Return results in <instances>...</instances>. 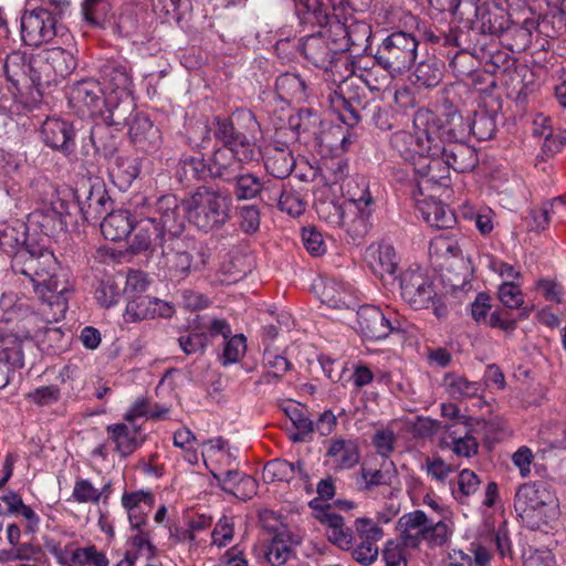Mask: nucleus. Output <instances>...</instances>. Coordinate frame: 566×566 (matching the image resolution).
<instances>
[{"mask_svg":"<svg viewBox=\"0 0 566 566\" xmlns=\"http://www.w3.org/2000/svg\"><path fill=\"white\" fill-rule=\"evenodd\" d=\"M357 331L366 339L379 340L391 333L403 332L406 321L392 308L381 310L374 305H363L356 312Z\"/></svg>","mask_w":566,"mask_h":566,"instance_id":"nucleus-14","label":"nucleus"},{"mask_svg":"<svg viewBox=\"0 0 566 566\" xmlns=\"http://www.w3.org/2000/svg\"><path fill=\"white\" fill-rule=\"evenodd\" d=\"M122 295V289L114 277H106L95 291V298L103 307L116 305Z\"/></svg>","mask_w":566,"mask_h":566,"instance_id":"nucleus-57","label":"nucleus"},{"mask_svg":"<svg viewBox=\"0 0 566 566\" xmlns=\"http://www.w3.org/2000/svg\"><path fill=\"white\" fill-rule=\"evenodd\" d=\"M452 523L441 514L439 520L429 517L422 510L402 514L396 524V531L401 541L419 549L426 542L429 546H442L452 535Z\"/></svg>","mask_w":566,"mask_h":566,"instance_id":"nucleus-7","label":"nucleus"},{"mask_svg":"<svg viewBox=\"0 0 566 566\" xmlns=\"http://www.w3.org/2000/svg\"><path fill=\"white\" fill-rule=\"evenodd\" d=\"M99 76L105 87L112 123H127L135 107L134 82L128 62L124 59L106 60L99 66Z\"/></svg>","mask_w":566,"mask_h":566,"instance_id":"nucleus-5","label":"nucleus"},{"mask_svg":"<svg viewBox=\"0 0 566 566\" xmlns=\"http://www.w3.org/2000/svg\"><path fill=\"white\" fill-rule=\"evenodd\" d=\"M273 537L265 551V558L272 566L283 565L291 556L292 544H297L298 539L291 533L285 525L273 526Z\"/></svg>","mask_w":566,"mask_h":566,"instance_id":"nucleus-30","label":"nucleus"},{"mask_svg":"<svg viewBox=\"0 0 566 566\" xmlns=\"http://www.w3.org/2000/svg\"><path fill=\"white\" fill-rule=\"evenodd\" d=\"M11 268L30 280L35 295L48 305L50 312H43L48 322L64 318L73 285L51 250L42 247L22 248L12 258Z\"/></svg>","mask_w":566,"mask_h":566,"instance_id":"nucleus-1","label":"nucleus"},{"mask_svg":"<svg viewBox=\"0 0 566 566\" xmlns=\"http://www.w3.org/2000/svg\"><path fill=\"white\" fill-rule=\"evenodd\" d=\"M398 471L391 460H382L379 469H371L363 465L359 471V483L364 490L375 486L390 485L397 478Z\"/></svg>","mask_w":566,"mask_h":566,"instance_id":"nucleus-36","label":"nucleus"},{"mask_svg":"<svg viewBox=\"0 0 566 566\" xmlns=\"http://www.w3.org/2000/svg\"><path fill=\"white\" fill-rule=\"evenodd\" d=\"M0 247L12 258L22 248H31L27 244V226L20 221L0 224Z\"/></svg>","mask_w":566,"mask_h":566,"instance_id":"nucleus-39","label":"nucleus"},{"mask_svg":"<svg viewBox=\"0 0 566 566\" xmlns=\"http://www.w3.org/2000/svg\"><path fill=\"white\" fill-rule=\"evenodd\" d=\"M450 491L454 500L464 503L467 499L476 492L480 480L478 475L469 470H462L455 481H450Z\"/></svg>","mask_w":566,"mask_h":566,"instance_id":"nucleus-46","label":"nucleus"},{"mask_svg":"<svg viewBox=\"0 0 566 566\" xmlns=\"http://www.w3.org/2000/svg\"><path fill=\"white\" fill-rule=\"evenodd\" d=\"M232 199L229 195L209 187H199L186 201L190 223L209 232L222 228L230 220Z\"/></svg>","mask_w":566,"mask_h":566,"instance_id":"nucleus-6","label":"nucleus"},{"mask_svg":"<svg viewBox=\"0 0 566 566\" xmlns=\"http://www.w3.org/2000/svg\"><path fill=\"white\" fill-rule=\"evenodd\" d=\"M149 284L150 280L145 272L130 270L127 273L123 292L132 298L135 296H140L139 294L148 290Z\"/></svg>","mask_w":566,"mask_h":566,"instance_id":"nucleus-63","label":"nucleus"},{"mask_svg":"<svg viewBox=\"0 0 566 566\" xmlns=\"http://www.w3.org/2000/svg\"><path fill=\"white\" fill-rule=\"evenodd\" d=\"M30 2L21 17V39L25 45L39 46L66 33L64 18L71 11L70 0H36Z\"/></svg>","mask_w":566,"mask_h":566,"instance_id":"nucleus-3","label":"nucleus"},{"mask_svg":"<svg viewBox=\"0 0 566 566\" xmlns=\"http://www.w3.org/2000/svg\"><path fill=\"white\" fill-rule=\"evenodd\" d=\"M178 344L186 355L203 354L208 346V334L206 332L192 331L180 335Z\"/></svg>","mask_w":566,"mask_h":566,"instance_id":"nucleus-61","label":"nucleus"},{"mask_svg":"<svg viewBox=\"0 0 566 566\" xmlns=\"http://www.w3.org/2000/svg\"><path fill=\"white\" fill-rule=\"evenodd\" d=\"M45 51L57 80L69 76L76 69V59L71 52L59 46Z\"/></svg>","mask_w":566,"mask_h":566,"instance_id":"nucleus-51","label":"nucleus"},{"mask_svg":"<svg viewBox=\"0 0 566 566\" xmlns=\"http://www.w3.org/2000/svg\"><path fill=\"white\" fill-rule=\"evenodd\" d=\"M417 209L430 227L448 229L455 223L454 213L441 201L433 198L418 201Z\"/></svg>","mask_w":566,"mask_h":566,"instance_id":"nucleus-31","label":"nucleus"},{"mask_svg":"<svg viewBox=\"0 0 566 566\" xmlns=\"http://www.w3.org/2000/svg\"><path fill=\"white\" fill-rule=\"evenodd\" d=\"M285 412L296 429V432L291 434V439L296 442L305 441L314 428L313 421L305 415L304 408L291 402L285 408Z\"/></svg>","mask_w":566,"mask_h":566,"instance_id":"nucleus-50","label":"nucleus"},{"mask_svg":"<svg viewBox=\"0 0 566 566\" xmlns=\"http://www.w3.org/2000/svg\"><path fill=\"white\" fill-rule=\"evenodd\" d=\"M108 439L120 458H127L138 450L146 441L140 424L128 422L113 423L106 427Z\"/></svg>","mask_w":566,"mask_h":566,"instance_id":"nucleus-23","label":"nucleus"},{"mask_svg":"<svg viewBox=\"0 0 566 566\" xmlns=\"http://www.w3.org/2000/svg\"><path fill=\"white\" fill-rule=\"evenodd\" d=\"M296 12L303 21L326 23L328 13L322 0H295Z\"/></svg>","mask_w":566,"mask_h":566,"instance_id":"nucleus-52","label":"nucleus"},{"mask_svg":"<svg viewBox=\"0 0 566 566\" xmlns=\"http://www.w3.org/2000/svg\"><path fill=\"white\" fill-rule=\"evenodd\" d=\"M429 255L448 272L453 265L458 268L459 277L457 282H452L453 287H462L468 282L470 261L463 256L460 239L455 234L441 233L431 239Z\"/></svg>","mask_w":566,"mask_h":566,"instance_id":"nucleus-15","label":"nucleus"},{"mask_svg":"<svg viewBox=\"0 0 566 566\" xmlns=\"http://www.w3.org/2000/svg\"><path fill=\"white\" fill-rule=\"evenodd\" d=\"M134 218L127 210H115L108 213L101 223L103 237L109 241L126 239L133 230Z\"/></svg>","mask_w":566,"mask_h":566,"instance_id":"nucleus-33","label":"nucleus"},{"mask_svg":"<svg viewBox=\"0 0 566 566\" xmlns=\"http://www.w3.org/2000/svg\"><path fill=\"white\" fill-rule=\"evenodd\" d=\"M400 295L413 310L432 307L437 317L447 315V306L441 302L432 279L421 270L409 269L401 274Z\"/></svg>","mask_w":566,"mask_h":566,"instance_id":"nucleus-13","label":"nucleus"},{"mask_svg":"<svg viewBox=\"0 0 566 566\" xmlns=\"http://www.w3.org/2000/svg\"><path fill=\"white\" fill-rule=\"evenodd\" d=\"M184 248L185 243L179 237L169 239V241L161 247L158 268L165 279L181 281L189 275L193 268L192 258Z\"/></svg>","mask_w":566,"mask_h":566,"instance_id":"nucleus-19","label":"nucleus"},{"mask_svg":"<svg viewBox=\"0 0 566 566\" xmlns=\"http://www.w3.org/2000/svg\"><path fill=\"white\" fill-rule=\"evenodd\" d=\"M418 41L408 32L397 31L387 35L375 54L378 65L392 77L408 71L417 59Z\"/></svg>","mask_w":566,"mask_h":566,"instance_id":"nucleus-11","label":"nucleus"},{"mask_svg":"<svg viewBox=\"0 0 566 566\" xmlns=\"http://www.w3.org/2000/svg\"><path fill=\"white\" fill-rule=\"evenodd\" d=\"M347 196L348 198L343 202L347 207V213L353 216L354 218L365 216L366 223V234L370 229V217L374 211V198L369 191V186L367 180L364 178L349 181L347 185Z\"/></svg>","mask_w":566,"mask_h":566,"instance_id":"nucleus-24","label":"nucleus"},{"mask_svg":"<svg viewBox=\"0 0 566 566\" xmlns=\"http://www.w3.org/2000/svg\"><path fill=\"white\" fill-rule=\"evenodd\" d=\"M264 165L270 175L277 179H283L292 172L295 160L290 150L274 148L266 156Z\"/></svg>","mask_w":566,"mask_h":566,"instance_id":"nucleus-42","label":"nucleus"},{"mask_svg":"<svg viewBox=\"0 0 566 566\" xmlns=\"http://www.w3.org/2000/svg\"><path fill=\"white\" fill-rule=\"evenodd\" d=\"M247 123V130L242 132L229 119L217 118L213 123L214 137L229 147L241 163H250L259 157V149L255 144V135L259 124L251 113L243 115Z\"/></svg>","mask_w":566,"mask_h":566,"instance_id":"nucleus-12","label":"nucleus"},{"mask_svg":"<svg viewBox=\"0 0 566 566\" xmlns=\"http://www.w3.org/2000/svg\"><path fill=\"white\" fill-rule=\"evenodd\" d=\"M70 106L82 116L99 114L106 103V94L102 84L93 78H86L73 84L69 92Z\"/></svg>","mask_w":566,"mask_h":566,"instance_id":"nucleus-18","label":"nucleus"},{"mask_svg":"<svg viewBox=\"0 0 566 566\" xmlns=\"http://www.w3.org/2000/svg\"><path fill=\"white\" fill-rule=\"evenodd\" d=\"M31 346L28 331L6 334L0 338V389L10 380V374L24 366V349Z\"/></svg>","mask_w":566,"mask_h":566,"instance_id":"nucleus-17","label":"nucleus"},{"mask_svg":"<svg viewBox=\"0 0 566 566\" xmlns=\"http://www.w3.org/2000/svg\"><path fill=\"white\" fill-rule=\"evenodd\" d=\"M443 386L453 399H467L479 396L482 386L478 381H470L457 373H448L443 378Z\"/></svg>","mask_w":566,"mask_h":566,"instance_id":"nucleus-41","label":"nucleus"},{"mask_svg":"<svg viewBox=\"0 0 566 566\" xmlns=\"http://www.w3.org/2000/svg\"><path fill=\"white\" fill-rule=\"evenodd\" d=\"M411 546L405 544L401 537L388 539L382 548V559L386 566H407Z\"/></svg>","mask_w":566,"mask_h":566,"instance_id":"nucleus-49","label":"nucleus"},{"mask_svg":"<svg viewBox=\"0 0 566 566\" xmlns=\"http://www.w3.org/2000/svg\"><path fill=\"white\" fill-rule=\"evenodd\" d=\"M275 88L281 99L290 103H303L307 98L305 81L296 73L281 74Z\"/></svg>","mask_w":566,"mask_h":566,"instance_id":"nucleus-37","label":"nucleus"},{"mask_svg":"<svg viewBox=\"0 0 566 566\" xmlns=\"http://www.w3.org/2000/svg\"><path fill=\"white\" fill-rule=\"evenodd\" d=\"M478 164V155L473 147L465 143L433 142L430 159L417 169L429 180L442 184L448 178L449 169L458 172L471 171Z\"/></svg>","mask_w":566,"mask_h":566,"instance_id":"nucleus-9","label":"nucleus"},{"mask_svg":"<svg viewBox=\"0 0 566 566\" xmlns=\"http://www.w3.org/2000/svg\"><path fill=\"white\" fill-rule=\"evenodd\" d=\"M77 200L83 218L87 222H97L111 206V198L101 181L88 182L87 187L84 185L77 193Z\"/></svg>","mask_w":566,"mask_h":566,"instance_id":"nucleus-22","label":"nucleus"},{"mask_svg":"<svg viewBox=\"0 0 566 566\" xmlns=\"http://www.w3.org/2000/svg\"><path fill=\"white\" fill-rule=\"evenodd\" d=\"M437 132L434 133L436 142L443 143H464L470 136V118H464L459 112L453 111L446 114L444 118H439L434 114Z\"/></svg>","mask_w":566,"mask_h":566,"instance_id":"nucleus-28","label":"nucleus"},{"mask_svg":"<svg viewBox=\"0 0 566 566\" xmlns=\"http://www.w3.org/2000/svg\"><path fill=\"white\" fill-rule=\"evenodd\" d=\"M326 457L331 459L336 470H349L359 463L360 451L356 441L334 438L329 441Z\"/></svg>","mask_w":566,"mask_h":566,"instance_id":"nucleus-29","label":"nucleus"},{"mask_svg":"<svg viewBox=\"0 0 566 566\" xmlns=\"http://www.w3.org/2000/svg\"><path fill=\"white\" fill-rule=\"evenodd\" d=\"M357 541L378 543L385 535L378 523L369 517H358L354 522Z\"/></svg>","mask_w":566,"mask_h":566,"instance_id":"nucleus-58","label":"nucleus"},{"mask_svg":"<svg viewBox=\"0 0 566 566\" xmlns=\"http://www.w3.org/2000/svg\"><path fill=\"white\" fill-rule=\"evenodd\" d=\"M264 366L268 373L262 377V381L270 382V378L281 379L291 368V363L282 355L266 349L263 356Z\"/></svg>","mask_w":566,"mask_h":566,"instance_id":"nucleus-59","label":"nucleus"},{"mask_svg":"<svg viewBox=\"0 0 566 566\" xmlns=\"http://www.w3.org/2000/svg\"><path fill=\"white\" fill-rule=\"evenodd\" d=\"M440 80V70L433 62L419 63L411 75V82L418 88L434 87L439 84Z\"/></svg>","mask_w":566,"mask_h":566,"instance_id":"nucleus-54","label":"nucleus"},{"mask_svg":"<svg viewBox=\"0 0 566 566\" xmlns=\"http://www.w3.org/2000/svg\"><path fill=\"white\" fill-rule=\"evenodd\" d=\"M269 201L277 202L279 208L292 217L301 216L306 206L302 193L287 185H282L281 188L273 185Z\"/></svg>","mask_w":566,"mask_h":566,"instance_id":"nucleus-34","label":"nucleus"},{"mask_svg":"<svg viewBox=\"0 0 566 566\" xmlns=\"http://www.w3.org/2000/svg\"><path fill=\"white\" fill-rule=\"evenodd\" d=\"M120 503L127 513L130 528H138L147 525L149 513L155 505V495L151 491L144 490L124 492Z\"/></svg>","mask_w":566,"mask_h":566,"instance_id":"nucleus-25","label":"nucleus"},{"mask_svg":"<svg viewBox=\"0 0 566 566\" xmlns=\"http://www.w3.org/2000/svg\"><path fill=\"white\" fill-rule=\"evenodd\" d=\"M140 172L138 158L117 157L112 168V177L115 178L120 187H129Z\"/></svg>","mask_w":566,"mask_h":566,"instance_id":"nucleus-48","label":"nucleus"},{"mask_svg":"<svg viewBox=\"0 0 566 566\" xmlns=\"http://www.w3.org/2000/svg\"><path fill=\"white\" fill-rule=\"evenodd\" d=\"M514 509L523 523L532 530L547 525L558 514L557 500L545 482L521 485L515 493Z\"/></svg>","mask_w":566,"mask_h":566,"instance_id":"nucleus-8","label":"nucleus"},{"mask_svg":"<svg viewBox=\"0 0 566 566\" xmlns=\"http://www.w3.org/2000/svg\"><path fill=\"white\" fill-rule=\"evenodd\" d=\"M41 137L46 146L64 155L73 153L76 146L73 124L62 118H46L41 127Z\"/></svg>","mask_w":566,"mask_h":566,"instance_id":"nucleus-21","label":"nucleus"},{"mask_svg":"<svg viewBox=\"0 0 566 566\" xmlns=\"http://www.w3.org/2000/svg\"><path fill=\"white\" fill-rule=\"evenodd\" d=\"M72 566H108L106 555L94 545L76 548L71 555Z\"/></svg>","mask_w":566,"mask_h":566,"instance_id":"nucleus-55","label":"nucleus"},{"mask_svg":"<svg viewBox=\"0 0 566 566\" xmlns=\"http://www.w3.org/2000/svg\"><path fill=\"white\" fill-rule=\"evenodd\" d=\"M240 164L242 163L238 160L229 147H220L212 154L208 164V170L214 178L229 180L241 168Z\"/></svg>","mask_w":566,"mask_h":566,"instance_id":"nucleus-35","label":"nucleus"},{"mask_svg":"<svg viewBox=\"0 0 566 566\" xmlns=\"http://www.w3.org/2000/svg\"><path fill=\"white\" fill-rule=\"evenodd\" d=\"M365 260L373 273L380 279L395 277L399 260L392 244L382 241L369 245Z\"/></svg>","mask_w":566,"mask_h":566,"instance_id":"nucleus-27","label":"nucleus"},{"mask_svg":"<svg viewBox=\"0 0 566 566\" xmlns=\"http://www.w3.org/2000/svg\"><path fill=\"white\" fill-rule=\"evenodd\" d=\"M303 474V462L296 463L286 460H272L264 465L263 478L266 482L285 481L290 482L295 474Z\"/></svg>","mask_w":566,"mask_h":566,"instance_id":"nucleus-43","label":"nucleus"},{"mask_svg":"<svg viewBox=\"0 0 566 566\" xmlns=\"http://www.w3.org/2000/svg\"><path fill=\"white\" fill-rule=\"evenodd\" d=\"M327 101L332 111L338 116V119L347 126H355L359 122V115L352 102L343 94V85L338 91L328 94Z\"/></svg>","mask_w":566,"mask_h":566,"instance_id":"nucleus-44","label":"nucleus"},{"mask_svg":"<svg viewBox=\"0 0 566 566\" xmlns=\"http://www.w3.org/2000/svg\"><path fill=\"white\" fill-rule=\"evenodd\" d=\"M316 213L332 227L344 228L353 241L363 239L366 235L365 216L354 218L347 213V207L344 202L334 199L317 198L314 202Z\"/></svg>","mask_w":566,"mask_h":566,"instance_id":"nucleus-16","label":"nucleus"},{"mask_svg":"<svg viewBox=\"0 0 566 566\" xmlns=\"http://www.w3.org/2000/svg\"><path fill=\"white\" fill-rule=\"evenodd\" d=\"M29 80L35 86L50 85L57 81L55 72L51 65L46 51L43 50L29 60Z\"/></svg>","mask_w":566,"mask_h":566,"instance_id":"nucleus-40","label":"nucleus"},{"mask_svg":"<svg viewBox=\"0 0 566 566\" xmlns=\"http://www.w3.org/2000/svg\"><path fill=\"white\" fill-rule=\"evenodd\" d=\"M176 308L172 303L149 295L135 296L130 298L124 312L126 323H139L155 318H170L175 315Z\"/></svg>","mask_w":566,"mask_h":566,"instance_id":"nucleus-20","label":"nucleus"},{"mask_svg":"<svg viewBox=\"0 0 566 566\" xmlns=\"http://www.w3.org/2000/svg\"><path fill=\"white\" fill-rule=\"evenodd\" d=\"M4 74L14 86L29 78V60L21 52L7 55L3 64Z\"/></svg>","mask_w":566,"mask_h":566,"instance_id":"nucleus-47","label":"nucleus"},{"mask_svg":"<svg viewBox=\"0 0 566 566\" xmlns=\"http://www.w3.org/2000/svg\"><path fill=\"white\" fill-rule=\"evenodd\" d=\"M555 206H564V201L556 198L552 202H544L541 207L532 209L531 217L533 223L531 224V229L536 231L545 230L549 224Z\"/></svg>","mask_w":566,"mask_h":566,"instance_id":"nucleus-62","label":"nucleus"},{"mask_svg":"<svg viewBox=\"0 0 566 566\" xmlns=\"http://www.w3.org/2000/svg\"><path fill=\"white\" fill-rule=\"evenodd\" d=\"M233 177V196L238 201L251 200L259 197L262 192L266 196L272 191L273 185L269 181H262L261 178L252 172H244Z\"/></svg>","mask_w":566,"mask_h":566,"instance_id":"nucleus-32","label":"nucleus"},{"mask_svg":"<svg viewBox=\"0 0 566 566\" xmlns=\"http://www.w3.org/2000/svg\"><path fill=\"white\" fill-rule=\"evenodd\" d=\"M451 441V449L458 457L470 458L478 453L476 439L464 429V434L457 428V423L447 426Z\"/></svg>","mask_w":566,"mask_h":566,"instance_id":"nucleus-45","label":"nucleus"},{"mask_svg":"<svg viewBox=\"0 0 566 566\" xmlns=\"http://www.w3.org/2000/svg\"><path fill=\"white\" fill-rule=\"evenodd\" d=\"M423 469L431 479L440 483H444L449 475L455 470L451 464H448L440 457L427 458L423 464Z\"/></svg>","mask_w":566,"mask_h":566,"instance_id":"nucleus-64","label":"nucleus"},{"mask_svg":"<svg viewBox=\"0 0 566 566\" xmlns=\"http://www.w3.org/2000/svg\"><path fill=\"white\" fill-rule=\"evenodd\" d=\"M496 126L492 116L488 113H475L474 117L470 118V135H473L479 140H488L493 137Z\"/></svg>","mask_w":566,"mask_h":566,"instance_id":"nucleus-60","label":"nucleus"},{"mask_svg":"<svg viewBox=\"0 0 566 566\" xmlns=\"http://www.w3.org/2000/svg\"><path fill=\"white\" fill-rule=\"evenodd\" d=\"M413 133L396 132L390 139L391 146L406 160H416L419 157L424 163L430 159L437 126L434 113L420 108L413 115Z\"/></svg>","mask_w":566,"mask_h":566,"instance_id":"nucleus-10","label":"nucleus"},{"mask_svg":"<svg viewBox=\"0 0 566 566\" xmlns=\"http://www.w3.org/2000/svg\"><path fill=\"white\" fill-rule=\"evenodd\" d=\"M315 289H319V297L323 304L332 308H348L352 304V295L345 285L335 280H321Z\"/></svg>","mask_w":566,"mask_h":566,"instance_id":"nucleus-38","label":"nucleus"},{"mask_svg":"<svg viewBox=\"0 0 566 566\" xmlns=\"http://www.w3.org/2000/svg\"><path fill=\"white\" fill-rule=\"evenodd\" d=\"M237 218L240 229L247 234L255 233L260 228L261 212L254 203L238 207Z\"/></svg>","mask_w":566,"mask_h":566,"instance_id":"nucleus-56","label":"nucleus"},{"mask_svg":"<svg viewBox=\"0 0 566 566\" xmlns=\"http://www.w3.org/2000/svg\"><path fill=\"white\" fill-rule=\"evenodd\" d=\"M222 354L219 360L222 366H230L240 361L247 352V338L243 334H237L226 338Z\"/></svg>","mask_w":566,"mask_h":566,"instance_id":"nucleus-53","label":"nucleus"},{"mask_svg":"<svg viewBox=\"0 0 566 566\" xmlns=\"http://www.w3.org/2000/svg\"><path fill=\"white\" fill-rule=\"evenodd\" d=\"M321 30L298 39L296 49L313 66L327 70L338 54L348 51L355 41L348 27L328 14L326 23H316Z\"/></svg>","mask_w":566,"mask_h":566,"instance_id":"nucleus-4","label":"nucleus"},{"mask_svg":"<svg viewBox=\"0 0 566 566\" xmlns=\"http://www.w3.org/2000/svg\"><path fill=\"white\" fill-rule=\"evenodd\" d=\"M133 218L129 240L133 253L161 248L169 239L179 237L185 226L179 200L170 193L161 196L154 203L140 198L136 201Z\"/></svg>","mask_w":566,"mask_h":566,"instance_id":"nucleus-2","label":"nucleus"},{"mask_svg":"<svg viewBox=\"0 0 566 566\" xmlns=\"http://www.w3.org/2000/svg\"><path fill=\"white\" fill-rule=\"evenodd\" d=\"M28 222L48 237L56 235L66 227L63 202L57 200L50 205H43L29 214Z\"/></svg>","mask_w":566,"mask_h":566,"instance_id":"nucleus-26","label":"nucleus"}]
</instances>
